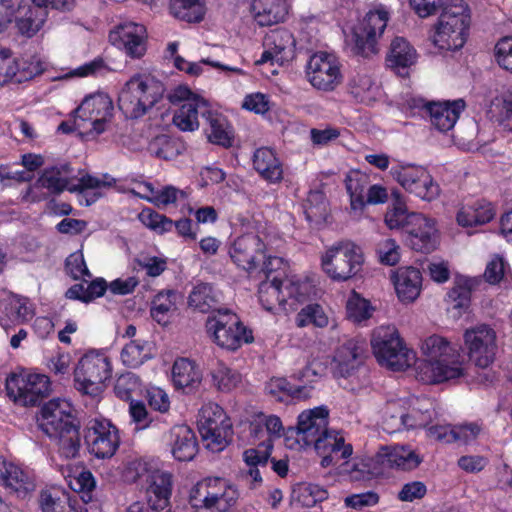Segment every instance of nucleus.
<instances>
[{
    "label": "nucleus",
    "mask_w": 512,
    "mask_h": 512,
    "mask_svg": "<svg viewBox=\"0 0 512 512\" xmlns=\"http://www.w3.org/2000/svg\"><path fill=\"white\" fill-rule=\"evenodd\" d=\"M371 348L377 362L392 371L415 366L416 378L425 384L456 382L466 375L465 362L448 338L433 334L419 343L421 358L405 343L394 325H381L371 335Z\"/></svg>",
    "instance_id": "obj_1"
},
{
    "label": "nucleus",
    "mask_w": 512,
    "mask_h": 512,
    "mask_svg": "<svg viewBox=\"0 0 512 512\" xmlns=\"http://www.w3.org/2000/svg\"><path fill=\"white\" fill-rule=\"evenodd\" d=\"M113 184V179L107 175L95 177L79 171L74 173L67 164H61L46 168L36 183L27 188L22 199L27 202H38L44 197L36 194V188H46L51 193H60L64 190L79 192V201L89 206L95 203L103 194L106 188Z\"/></svg>",
    "instance_id": "obj_2"
},
{
    "label": "nucleus",
    "mask_w": 512,
    "mask_h": 512,
    "mask_svg": "<svg viewBox=\"0 0 512 512\" xmlns=\"http://www.w3.org/2000/svg\"><path fill=\"white\" fill-rule=\"evenodd\" d=\"M471 25V10L464 0H451L443 9L429 34L439 51H457L466 43Z\"/></svg>",
    "instance_id": "obj_3"
},
{
    "label": "nucleus",
    "mask_w": 512,
    "mask_h": 512,
    "mask_svg": "<svg viewBox=\"0 0 512 512\" xmlns=\"http://www.w3.org/2000/svg\"><path fill=\"white\" fill-rule=\"evenodd\" d=\"M311 292V284L296 275L274 276L260 283L258 298L261 306L268 312L282 311L286 314L297 310Z\"/></svg>",
    "instance_id": "obj_4"
},
{
    "label": "nucleus",
    "mask_w": 512,
    "mask_h": 512,
    "mask_svg": "<svg viewBox=\"0 0 512 512\" xmlns=\"http://www.w3.org/2000/svg\"><path fill=\"white\" fill-rule=\"evenodd\" d=\"M319 259L322 272L338 283L356 278L361 274L365 263L362 248L350 240H340L325 246Z\"/></svg>",
    "instance_id": "obj_5"
},
{
    "label": "nucleus",
    "mask_w": 512,
    "mask_h": 512,
    "mask_svg": "<svg viewBox=\"0 0 512 512\" xmlns=\"http://www.w3.org/2000/svg\"><path fill=\"white\" fill-rule=\"evenodd\" d=\"M238 498V488L230 480L206 477L191 487L188 503L193 512H228Z\"/></svg>",
    "instance_id": "obj_6"
},
{
    "label": "nucleus",
    "mask_w": 512,
    "mask_h": 512,
    "mask_svg": "<svg viewBox=\"0 0 512 512\" xmlns=\"http://www.w3.org/2000/svg\"><path fill=\"white\" fill-rule=\"evenodd\" d=\"M163 84L150 75L136 74L121 88L119 108L130 118L146 114L164 94Z\"/></svg>",
    "instance_id": "obj_7"
},
{
    "label": "nucleus",
    "mask_w": 512,
    "mask_h": 512,
    "mask_svg": "<svg viewBox=\"0 0 512 512\" xmlns=\"http://www.w3.org/2000/svg\"><path fill=\"white\" fill-rule=\"evenodd\" d=\"M391 14L390 7L375 5L349 32L345 31L346 44L357 55L369 57L376 54L378 40L383 35Z\"/></svg>",
    "instance_id": "obj_8"
},
{
    "label": "nucleus",
    "mask_w": 512,
    "mask_h": 512,
    "mask_svg": "<svg viewBox=\"0 0 512 512\" xmlns=\"http://www.w3.org/2000/svg\"><path fill=\"white\" fill-rule=\"evenodd\" d=\"M205 328L209 338L226 350L235 351L254 341L253 331L228 309H219L209 315Z\"/></svg>",
    "instance_id": "obj_9"
},
{
    "label": "nucleus",
    "mask_w": 512,
    "mask_h": 512,
    "mask_svg": "<svg viewBox=\"0 0 512 512\" xmlns=\"http://www.w3.org/2000/svg\"><path fill=\"white\" fill-rule=\"evenodd\" d=\"M112 376L111 359L103 350H89L74 369L75 387L83 394L98 396Z\"/></svg>",
    "instance_id": "obj_10"
},
{
    "label": "nucleus",
    "mask_w": 512,
    "mask_h": 512,
    "mask_svg": "<svg viewBox=\"0 0 512 512\" xmlns=\"http://www.w3.org/2000/svg\"><path fill=\"white\" fill-rule=\"evenodd\" d=\"M326 364L318 359H313L301 370L293 374V378L299 382L292 385L285 378H272L266 384V391L279 401H284L286 396L295 400L309 399L317 383L325 374Z\"/></svg>",
    "instance_id": "obj_11"
},
{
    "label": "nucleus",
    "mask_w": 512,
    "mask_h": 512,
    "mask_svg": "<svg viewBox=\"0 0 512 512\" xmlns=\"http://www.w3.org/2000/svg\"><path fill=\"white\" fill-rule=\"evenodd\" d=\"M5 389L14 404L34 407L49 396L51 382L45 374L22 370L7 377Z\"/></svg>",
    "instance_id": "obj_12"
},
{
    "label": "nucleus",
    "mask_w": 512,
    "mask_h": 512,
    "mask_svg": "<svg viewBox=\"0 0 512 512\" xmlns=\"http://www.w3.org/2000/svg\"><path fill=\"white\" fill-rule=\"evenodd\" d=\"M329 410L318 406L302 411L297 418L295 428H290L285 444L290 449L302 450L313 448L324 433L328 432Z\"/></svg>",
    "instance_id": "obj_13"
},
{
    "label": "nucleus",
    "mask_w": 512,
    "mask_h": 512,
    "mask_svg": "<svg viewBox=\"0 0 512 512\" xmlns=\"http://www.w3.org/2000/svg\"><path fill=\"white\" fill-rule=\"evenodd\" d=\"M389 174L407 193L423 201L431 202L440 195L438 183L421 165L399 162L391 167Z\"/></svg>",
    "instance_id": "obj_14"
},
{
    "label": "nucleus",
    "mask_w": 512,
    "mask_h": 512,
    "mask_svg": "<svg viewBox=\"0 0 512 512\" xmlns=\"http://www.w3.org/2000/svg\"><path fill=\"white\" fill-rule=\"evenodd\" d=\"M113 109L111 98L103 92L86 96L75 111L76 129L84 133L104 132L112 118Z\"/></svg>",
    "instance_id": "obj_15"
},
{
    "label": "nucleus",
    "mask_w": 512,
    "mask_h": 512,
    "mask_svg": "<svg viewBox=\"0 0 512 512\" xmlns=\"http://www.w3.org/2000/svg\"><path fill=\"white\" fill-rule=\"evenodd\" d=\"M342 67L341 60L335 53L318 51L307 61L305 74L315 89L331 92L343 82Z\"/></svg>",
    "instance_id": "obj_16"
},
{
    "label": "nucleus",
    "mask_w": 512,
    "mask_h": 512,
    "mask_svg": "<svg viewBox=\"0 0 512 512\" xmlns=\"http://www.w3.org/2000/svg\"><path fill=\"white\" fill-rule=\"evenodd\" d=\"M169 100L179 106L173 116V123L182 131L197 130L199 115L207 117L209 113L208 102L185 85L174 88L169 94Z\"/></svg>",
    "instance_id": "obj_17"
},
{
    "label": "nucleus",
    "mask_w": 512,
    "mask_h": 512,
    "mask_svg": "<svg viewBox=\"0 0 512 512\" xmlns=\"http://www.w3.org/2000/svg\"><path fill=\"white\" fill-rule=\"evenodd\" d=\"M84 440L89 453L98 459L111 458L120 446L118 428L103 417H94L87 422Z\"/></svg>",
    "instance_id": "obj_18"
},
{
    "label": "nucleus",
    "mask_w": 512,
    "mask_h": 512,
    "mask_svg": "<svg viewBox=\"0 0 512 512\" xmlns=\"http://www.w3.org/2000/svg\"><path fill=\"white\" fill-rule=\"evenodd\" d=\"M467 356L476 366L486 368L493 363L497 353L496 331L486 324L466 329L463 334Z\"/></svg>",
    "instance_id": "obj_19"
},
{
    "label": "nucleus",
    "mask_w": 512,
    "mask_h": 512,
    "mask_svg": "<svg viewBox=\"0 0 512 512\" xmlns=\"http://www.w3.org/2000/svg\"><path fill=\"white\" fill-rule=\"evenodd\" d=\"M409 220L405 230L408 245L422 253L434 251L440 240L436 219L420 212H412Z\"/></svg>",
    "instance_id": "obj_20"
},
{
    "label": "nucleus",
    "mask_w": 512,
    "mask_h": 512,
    "mask_svg": "<svg viewBox=\"0 0 512 512\" xmlns=\"http://www.w3.org/2000/svg\"><path fill=\"white\" fill-rule=\"evenodd\" d=\"M408 105L410 108L424 107L429 113L431 124L441 132L451 130L466 108V103L461 98L427 103L422 99L412 98Z\"/></svg>",
    "instance_id": "obj_21"
},
{
    "label": "nucleus",
    "mask_w": 512,
    "mask_h": 512,
    "mask_svg": "<svg viewBox=\"0 0 512 512\" xmlns=\"http://www.w3.org/2000/svg\"><path fill=\"white\" fill-rule=\"evenodd\" d=\"M296 40L293 34L283 28L271 30L263 40V52L255 65L284 64L295 56Z\"/></svg>",
    "instance_id": "obj_22"
},
{
    "label": "nucleus",
    "mask_w": 512,
    "mask_h": 512,
    "mask_svg": "<svg viewBox=\"0 0 512 512\" xmlns=\"http://www.w3.org/2000/svg\"><path fill=\"white\" fill-rule=\"evenodd\" d=\"M37 424L40 430L52 438L55 434L77 423L68 401L52 399L41 407L37 415Z\"/></svg>",
    "instance_id": "obj_23"
},
{
    "label": "nucleus",
    "mask_w": 512,
    "mask_h": 512,
    "mask_svg": "<svg viewBox=\"0 0 512 512\" xmlns=\"http://www.w3.org/2000/svg\"><path fill=\"white\" fill-rule=\"evenodd\" d=\"M229 255L232 261L243 270L252 272L264 258L265 245L260 237L247 232L231 242Z\"/></svg>",
    "instance_id": "obj_24"
},
{
    "label": "nucleus",
    "mask_w": 512,
    "mask_h": 512,
    "mask_svg": "<svg viewBox=\"0 0 512 512\" xmlns=\"http://www.w3.org/2000/svg\"><path fill=\"white\" fill-rule=\"evenodd\" d=\"M313 449L321 457L320 465L323 468H338L339 464L351 458L353 454L352 444L346 441L342 431L335 429L324 433Z\"/></svg>",
    "instance_id": "obj_25"
},
{
    "label": "nucleus",
    "mask_w": 512,
    "mask_h": 512,
    "mask_svg": "<svg viewBox=\"0 0 512 512\" xmlns=\"http://www.w3.org/2000/svg\"><path fill=\"white\" fill-rule=\"evenodd\" d=\"M0 485L20 499L32 495L36 488L33 475L19 464L0 456Z\"/></svg>",
    "instance_id": "obj_26"
},
{
    "label": "nucleus",
    "mask_w": 512,
    "mask_h": 512,
    "mask_svg": "<svg viewBox=\"0 0 512 512\" xmlns=\"http://www.w3.org/2000/svg\"><path fill=\"white\" fill-rule=\"evenodd\" d=\"M111 44L131 58H140L146 51V29L135 22H124L110 31Z\"/></svg>",
    "instance_id": "obj_27"
},
{
    "label": "nucleus",
    "mask_w": 512,
    "mask_h": 512,
    "mask_svg": "<svg viewBox=\"0 0 512 512\" xmlns=\"http://www.w3.org/2000/svg\"><path fill=\"white\" fill-rule=\"evenodd\" d=\"M34 316V309L25 297L4 292L0 298V326L6 331L28 322Z\"/></svg>",
    "instance_id": "obj_28"
},
{
    "label": "nucleus",
    "mask_w": 512,
    "mask_h": 512,
    "mask_svg": "<svg viewBox=\"0 0 512 512\" xmlns=\"http://www.w3.org/2000/svg\"><path fill=\"white\" fill-rule=\"evenodd\" d=\"M393 283L398 300L403 304L415 302L422 291V274L418 268L402 266L391 272Z\"/></svg>",
    "instance_id": "obj_29"
},
{
    "label": "nucleus",
    "mask_w": 512,
    "mask_h": 512,
    "mask_svg": "<svg viewBox=\"0 0 512 512\" xmlns=\"http://www.w3.org/2000/svg\"><path fill=\"white\" fill-rule=\"evenodd\" d=\"M363 346L357 339H349L339 346L332 360V369L337 377L348 378L361 366Z\"/></svg>",
    "instance_id": "obj_30"
},
{
    "label": "nucleus",
    "mask_w": 512,
    "mask_h": 512,
    "mask_svg": "<svg viewBox=\"0 0 512 512\" xmlns=\"http://www.w3.org/2000/svg\"><path fill=\"white\" fill-rule=\"evenodd\" d=\"M171 381L176 390L189 394L199 388L202 372L194 361L178 358L172 365Z\"/></svg>",
    "instance_id": "obj_31"
},
{
    "label": "nucleus",
    "mask_w": 512,
    "mask_h": 512,
    "mask_svg": "<svg viewBox=\"0 0 512 512\" xmlns=\"http://www.w3.org/2000/svg\"><path fill=\"white\" fill-rule=\"evenodd\" d=\"M141 489L146 491L148 502L154 510H164L170 504L172 475L169 472L156 469Z\"/></svg>",
    "instance_id": "obj_32"
},
{
    "label": "nucleus",
    "mask_w": 512,
    "mask_h": 512,
    "mask_svg": "<svg viewBox=\"0 0 512 512\" xmlns=\"http://www.w3.org/2000/svg\"><path fill=\"white\" fill-rule=\"evenodd\" d=\"M47 62L40 54H24L8 64V83H23L45 71Z\"/></svg>",
    "instance_id": "obj_33"
},
{
    "label": "nucleus",
    "mask_w": 512,
    "mask_h": 512,
    "mask_svg": "<svg viewBox=\"0 0 512 512\" xmlns=\"http://www.w3.org/2000/svg\"><path fill=\"white\" fill-rule=\"evenodd\" d=\"M496 215L494 206L486 200H475L462 205L456 213V222L463 228L489 223Z\"/></svg>",
    "instance_id": "obj_34"
},
{
    "label": "nucleus",
    "mask_w": 512,
    "mask_h": 512,
    "mask_svg": "<svg viewBox=\"0 0 512 512\" xmlns=\"http://www.w3.org/2000/svg\"><path fill=\"white\" fill-rule=\"evenodd\" d=\"M250 436L254 442L273 447V441L282 437L284 426L276 415L258 413L250 422Z\"/></svg>",
    "instance_id": "obj_35"
},
{
    "label": "nucleus",
    "mask_w": 512,
    "mask_h": 512,
    "mask_svg": "<svg viewBox=\"0 0 512 512\" xmlns=\"http://www.w3.org/2000/svg\"><path fill=\"white\" fill-rule=\"evenodd\" d=\"M349 93L359 102L371 104L381 94L380 87L367 69L352 72L348 79Z\"/></svg>",
    "instance_id": "obj_36"
},
{
    "label": "nucleus",
    "mask_w": 512,
    "mask_h": 512,
    "mask_svg": "<svg viewBox=\"0 0 512 512\" xmlns=\"http://www.w3.org/2000/svg\"><path fill=\"white\" fill-rule=\"evenodd\" d=\"M432 407L428 398L409 397L405 412H399V424L407 429L425 427L432 420Z\"/></svg>",
    "instance_id": "obj_37"
},
{
    "label": "nucleus",
    "mask_w": 512,
    "mask_h": 512,
    "mask_svg": "<svg viewBox=\"0 0 512 512\" xmlns=\"http://www.w3.org/2000/svg\"><path fill=\"white\" fill-rule=\"evenodd\" d=\"M251 13L259 26H271L284 21L288 4L286 0H253Z\"/></svg>",
    "instance_id": "obj_38"
},
{
    "label": "nucleus",
    "mask_w": 512,
    "mask_h": 512,
    "mask_svg": "<svg viewBox=\"0 0 512 512\" xmlns=\"http://www.w3.org/2000/svg\"><path fill=\"white\" fill-rule=\"evenodd\" d=\"M377 461L392 468L413 470L419 466L422 459L410 447H382L377 454Z\"/></svg>",
    "instance_id": "obj_39"
},
{
    "label": "nucleus",
    "mask_w": 512,
    "mask_h": 512,
    "mask_svg": "<svg viewBox=\"0 0 512 512\" xmlns=\"http://www.w3.org/2000/svg\"><path fill=\"white\" fill-rule=\"evenodd\" d=\"M253 166L259 175L271 184L280 183L283 179V166L274 150L261 147L254 152Z\"/></svg>",
    "instance_id": "obj_40"
},
{
    "label": "nucleus",
    "mask_w": 512,
    "mask_h": 512,
    "mask_svg": "<svg viewBox=\"0 0 512 512\" xmlns=\"http://www.w3.org/2000/svg\"><path fill=\"white\" fill-rule=\"evenodd\" d=\"M170 445L171 453L178 461H190L197 453L195 434L185 425L175 426L171 429Z\"/></svg>",
    "instance_id": "obj_41"
},
{
    "label": "nucleus",
    "mask_w": 512,
    "mask_h": 512,
    "mask_svg": "<svg viewBox=\"0 0 512 512\" xmlns=\"http://www.w3.org/2000/svg\"><path fill=\"white\" fill-rule=\"evenodd\" d=\"M417 59L418 53L407 39L397 36L391 41L386 60L392 69L400 72L410 68L416 64Z\"/></svg>",
    "instance_id": "obj_42"
},
{
    "label": "nucleus",
    "mask_w": 512,
    "mask_h": 512,
    "mask_svg": "<svg viewBox=\"0 0 512 512\" xmlns=\"http://www.w3.org/2000/svg\"><path fill=\"white\" fill-rule=\"evenodd\" d=\"M59 469L65 478L68 486L77 493H82V499L87 502L86 496L90 499L89 493L95 487V479L89 470L80 465H59Z\"/></svg>",
    "instance_id": "obj_43"
},
{
    "label": "nucleus",
    "mask_w": 512,
    "mask_h": 512,
    "mask_svg": "<svg viewBox=\"0 0 512 512\" xmlns=\"http://www.w3.org/2000/svg\"><path fill=\"white\" fill-rule=\"evenodd\" d=\"M205 447L211 452L223 451L230 442L232 435V425L230 420L218 424L211 428L203 425L199 431Z\"/></svg>",
    "instance_id": "obj_44"
},
{
    "label": "nucleus",
    "mask_w": 512,
    "mask_h": 512,
    "mask_svg": "<svg viewBox=\"0 0 512 512\" xmlns=\"http://www.w3.org/2000/svg\"><path fill=\"white\" fill-rule=\"evenodd\" d=\"M153 357L152 344L145 340H131L121 350L120 359L128 368H138Z\"/></svg>",
    "instance_id": "obj_45"
},
{
    "label": "nucleus",
    "mask_w": 512,
    "mask_h": 512,
    "mask_svg": "<svg viewBox=\"0 0 512 512\" xmlns=\"http://www.w3.org/2000/svg\"><path fill=\"white\" fill-rule=\"evenodd\" d=\"M472 280L460 278L448 292V310L454 318L460 317L470 306Z\"/></svg>",
    "instance_id": "obj_46"
},
{
    "label": "nucleus",
    "mask_w": 512,
    "mask_h": 512,
    "mask_svg": "<svg viewBox=\"0 0 512 512\" xmlns=\"http://www.w3.org/2000/svg\"><path fill=\"white\" fill-rule=\"evenodd\" d=\"M346 190L350 196L352 212L360 216L366 206L364 191L367 177L359 171H350L345 179Z\"/></svg>",
    "instance_id": "obj_47"
},
{
    "label": "nucleus",
    "mask_w": 512,
    "mask_h": 512,
    "mask_svg": "<svg viewBox=\"0 0 512 512\" xmlns=\"http://www.w3.org/2000/svg\"><path fill=\"white\" fill-rule=\"evenodd\" d=\"M338 473L348 476L353 481H361L375 473L374 460L367 456H357L344 460L338 466Z\"/></svg>",
    "instance_id": "obj_48"
},
{
    "label": "nucleus",
    "mask_w": 512,
    "mask_h": 512,
    "mask_svg": "<svg viewBox=\"0 0 512 512\" xmlns=\"http://www.w3.org/2000/svg\"><path fill=\"white\" fill-rule=\"evenodd\" d=\"M177 300L178 295L175 291H161L156 294L152 300V318L160 325H167L176 309Z\"/></svg>",
    "instance_id": "obj_49"
},
{
    "label": "nucleus",
    "mask_w": 512,
    "mask_h": 512,
    "mask_svg": "<svg viewBox=\"0 0 512 512\" xmlns=\"http://www.w3.org/2000/svg\"><path fill=\"white\" fill-rule=\"evenodd\" d=\"M375 310V306L369 299L355 290L351 291L346 301V315L350 321L362 324L373 316Z\"/></svg>",
    "instance_id": "obj_50"
},
{
    "label": "nucleus",
    "mask_w": 512,
    "mask_h": 512,
    "mask_svg": "<svg viewBox=\"0 0 512 512\" xmlns=\"http://www.w3.org/2000/svg\"><path fill=\"white\" fill-rule=\"evenodd\" d=\"M328 497L327 490L313 483H298L292 489L291 501L304 507H312Z\"/></svg>",
    "instance_id": "obj_51"
},
{
    "label": "nucleus",
    "mask_w": 512,
    "mask_h": 512,
    "mask_svg": "<svg viewBox=\"0 0 512 512\" xmlns=\"http://www.w3.org/2000/svg\"><path fill=\"white\" fill-rule=\"evenodd\" d=\"M52 438L57 439V453L61 458L70 460L78 456L81 445L78 424L60 431Z\"/></svg>",
    "instance_id": "obj_52"
},
{
    "label": "nucleus",
    "mask_w": 512,
    "mask_h": 512,
    "mask_svg": "<svg viewBox=\"0 0 512 512\" xmlns=\"http://www.w3.org/2000/svg\"><path fill=\"white\" fill-rule=\"evenodd\" d=\"M171 14L182 21L200 22L205 15V6L202 0H171Z\"/></svg>",
    "instance_id": "obj_53"
},
{
    "label": "nucleus",
    "mask_w": 512,
    "mask_h": 512,
    "mask_svg": "<svg viewBox=\"0 0 512 512\" xmlns=\"http://www.w3.org/2000/svg\"><path fill=\"white\" fill-rule=\"evenodd\" d=\"M394 202L389 207L384 215V223L390 230H406L410 215L412 212L408 211L406 203L400 192H393Z\"/></svg>",
    "instance_id": "obj_54"
},
{
    "label": "nucleus",
    "mask_w": 512,
    "mask_h": 512,
    "mask_svg": "<svg viewBox=\"0 0 512 512\" xmlns=\"http://www.w3.org/2000/svg\"><path fill=\"white\" fill-rule=\"evenodd\" d=\"M157 467L151 461L144 459H133L126 463L123 478L127 482L135 483L140 488L145 486Z\"/></svg>",
    "instance_id": "obj_55"
},
{
    "label": "nucleus",
    "mask_w": 512,
    "mask_h": 512,
    "mask_svg": "<svg viewBox=\"0 0 512 512\" xmlns=\"http://www.w3.org/2000/svg\"><path fill=\"white\" fill-rule=\"evenodd\" d=\"M213 385L222 392H230L242 383V375L235 369L219 363L211 372Z\"/></svg>",
    "instance_id": "obj_56"
},
{
    "label": "nucleus",
    "mask_w": 512,
    "mask_h": 512,
    "mask_svg": "<svg viewBox=\"0 0 512 512\" xmlns=\"http://www.w3.org/2000/svg\"><path fill=\"white\" fill-rule=\"evenodd\" d=\"M207 119L210 123V130L208 138L210 142L229 147L232 144L233 132L228 121L220 115H212L210 112L207 114Z\"/></svg>",
    "instance_id": "obj_57"
},
{
    "label": "nucleus",
    "mask_w": 512,
    "mask_h": 512,
    "mask_svg": "<svg viewBox=\"0 0 512 512\" xmlns=\"http://www.w3.org/2000/svg\"><path fill=\"white\" fill-rule=\"evenodd\" d=\"M304 213L310 223L319 224L326 220L327 202L323 192L311 191L304 203Z\"/></svg>",
    "instance_id": "obj_58"
},
{
    "label": "nucleus",
    "mask_w": 512,
    "mask_h": 512,
    "mask_svg": "<svg viewBox=\"0 0 512 512\" xmlns=\"http://www.w3.org/2000/svg\"><path fill=\"white\" fill-rule=\"evenodd\" d=\"M216 294L211 285L201 283L191 291L188 303L200 312H207L216 305Z\"/></svg>",
    "instance_id": "obj_59"
},
{
    "label": "nucleus",
    "mask_w": 512,
    "mask_h": 512,
    "mask_svg": "<svg viewBox=\"0 0 512 512\" xmlns=\"http://www.w3.org/2000/svg\"><path fill=\"white\" fill-rule=\"evenodd\" d=\"M295 322L300 328L306 327L310 324L323 328L328 325L329 319L320 305L309 304L299 311L296 315Z\"/></svg>",
    "instance_id": "obj_60"
},
{
    "label": "nucleus",
    "mask_w": 512,
    "mask_h": 512,
    "mask_svg": "<svg viewBox=\"0 0 512 512\" xmlns=\"http://www.w3.org/2000/svg\"><path fill=\"white\" fill-rule=\"evenodd\" d=\"M46 13L39 8H30L26 14L17 20V28L22 35L34 36L43 26Z\"/></svg>",
    "instance_id": "obj_61"
},
{
    "label": "nucleus",
    "mask_w": 512,
    "mask_h": 512,
    "mask_svg": "<svg viewBox=\"0 0 512 512\" xmlns=\"http://www.w3.org/2000/svg\"><path fill=\"white\" fill-rule=\"evenodd\" d=\"M228 417L226 416L223 409L216 403H206L204 404L198 415V430H202L203 425L211 426H218V424H221L222 422L228 421Z\"/></svg>",
    "instance_id": "obj_62"
},
{
    "label": "nucleus",
    "mask_w": 512,
    "mask_h": 512,
    "mask_svg": "<svg viewBox=\"0 0 512 512\" xmlns=\"http://www.w3.org/2000/svg\"><path fill=\"white\" fill-rule=\"evenodd\" d=\"M376 254L381 264L394 266L401 259V248L396 240L387 238L378 243Z\"/></svg>",
    "instance_id": "obj_63"
},
{
    "label": "nucleus",
    "mask_w": 512,
    "mask_h": 512,
    "mask_svg": "<svg viewBox=\"0 0 512 512\" xmlns=\"http://www.w3.org/2000/svg\"><path fill=\"white\" fill-rule=\"evenodd\" d=\"M140 222L159 234L170 231L173 228V221L150 208L143 209L139 213Z\"/></svg>",
    "instance_id": "obj_64"
}]
</instances>
